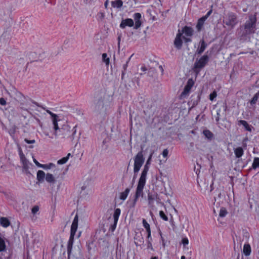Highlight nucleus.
Returning <instances> with one entry per match:
<instances>
[{
  "label": "nucleus",
  "instance_id": "nucleus-1",
  "mask_svg": "<svg viewBox=\"0 0 259 259\" xmlns=\"http://www.w3.org/2000/svg\"><path fill=\"white\" fill-rule=\"evenodd\" d=\"M150 163V161H147L146 164L144 165V168L142 171L140 178L139 180L138 186L136 189V192L135 194V200L136 201L137 199L143 196V189L145 187L147 175L148 171L149 170V165Z\"/></svg>",
  "mask_w": 259,
  "mask_h": 259
},
{
  "label": "nucleus",
  "instance_id": "nucleus-2",
  "mask_svg": "<svg viewBox=\"0 0 259 259\" xmlns=\"http://www.w3.org/2000/svg\"><path fill=\"white\" fill-rule=\"evenodd\" d=\"M78 225V218L77 214H76L71 224L70 237L68 243H73L75 241V239H78L80 237L81 232L79 231L77 233Z\"/></svg>",
  "mask_w": 259,
  "mask_h": 259
},
{
  "label": "nucleus",
  "instance_id": "nucleus-3",
  "mask_svg": "<svg viewBox=\"0 0 259 259\" xmlns=\"http://www.w3.org/2000/svg\"><path fill=\"white\" fill-rule=\"evenodd\" d=\"M193 29L188 26H185L180 30V33L182 34L184 41L185 43L189 42L192 41L191 37L193 34Z\"/></svg>",
  "mask_w": 259,
  "mask_h": 259
},
{
  "label": "nucleus",
  "instance_id": "nucleus-4",
  "mask_svg": "<svg viewBox=\"0 0 259 259\" xmlns=\"http://www.w3.org/2000/svg\"><path fill=\"white\" fill-rule=\"evenodd\" d=\"M256 21L254 16L249 17L248 20L245 24V30L246 33L250 34L254 32Z\"/></svg>",
  "mask_w": 259,
  "mask_h": 259
},
{
  "label": "nucleus",
  "instance_id": "nucleus-5",
  "mask_svg": "<svg viewBox=\"0 0 259 259\" xmlns=\"http://www.w3.org/2000/svg\"><path fill=\"white\" fill-rule=\"evenodd\" d=\"M144 162L143 155L141 152H139L134 159V171L138 173Z\"/></svg>",
  "mask_w": 259,
  "mask_h": 259
},
{
  "label": "nucleus",
  "instance_id": "nucleus-6",
  "mask_svg": "<svg viewBox=\"0 0 259 259\" xmlns=\"http://www.w3.org/2000/svg\"><path fill=\"white\" fill-rule=\"evenodd\" d=\"M224 24L229 28H233L237 23L236 17L233 13L228 14L224 19Z\"/></svg>",
  "mask_w": 259,
  "mask_h": 259
},
{
  "label": "nucleus",
  "instance_id": "nucleus-7",
  "mask_svg": "<svg viewBox=\"0 0 259 259\" xmlns=\"http://www.w3.org/2000/svg\"><path fill=\"white\" fill-rule=\"evenodd\" d=\"M208 61L207 55H204L199 59L197 60L194 64V68L196 71L199 72V70L205 66Z\"/></svg>",
  "mask_w": 259,
  "mask_h": 259
},
{
  "label": "nucleus",
  "instance_id": "nucleus-8",
  "mask_svg": "<svg viewBox=\"0 0 259 259\" xmlns=\"http://www.w3.org/2000/svg\"><path fill=\"white\" fill-rule=\"evenodd\" d=\"M193 84L194 82L192 79H190L188 80L187 84L185 87L184 90L181 95V99L186 98L188 96Z\"/></svg>",
  "mask_w": 259,
  "mask_h": 259
},
{
  "label": "nucleus",
  "instance_id": "nucleus-9",
  "mask_svg": "<svg viewBox=\"0 0 259 259\" xmlns=\"http://www.w3.org/2000/svg\"><path fill=\"white\" fill-rule=\"evenodd\" d=\"M50 118L52 122L53 129L55 130L54 135L55 136H57V131L59 129L58 122L61 120L60 117L59 115L55 114L52 115Z\"/></svg>",
  "mask_w": 259,
  "mask_h": 259
},
{
  "label": "nucleus",
  "instance_id": "nucleus-10",
  "mask_svg": "<svg viewBox=\"0 0 259 259\" xmlns=\"http://www.w3.org/2000/svg\"><path fill=\"white\" fill-rule=\"evenodd\" d=\"M184 39L182 34L180 33V30H179L174 40L175 47L178 50L182 48Z\"/></svg>",
  "mask_w": 259,
  "mask_h": 259
},
{
  "label": "nucleus",
  "instance_id": "nucleus-11",
  "mask_svg": "<svg viewBox=\"0 0 259 259\" xmlns=\"http://www.w3.org/2000/svg\"><path fill=\"white\" fill-rule=\"evenodd\" d=\"M19 154L20 156L21 161L23 165V169H24L25 170H27L30 166V162L27 160V159L26 158L24 154L23 153L21 149L19 150Z\"/></svg>",
  "mask_w": 259,
  "mask_h": 259
},
{
  "label": "nucleus",
  "instance_id": "nucleus-12",
  "mask_svg": "<svg viewBox=\"0 0 259 259\" xmlns=\"http://www.w3.org/2000/svg\"><path fill=\"white\" fill-rule=\"evenodd\" d=\"M93 187V182L91 179H88L85 181L81 187V189L82 191H86L88 192H90L92 190Z\"/></svg>",
  "mask_w": 259,
  "mask_h": 259
},
{
  "label": "nucleus",
  "instance_id": "nucleus-13",
  "mask_svg": "<svg viewBox=\"0 0 259 259\" xmlns=\"http://www.w3.org/2000/svg\"><path fill=\"white\" fill-rule=\"evenodd\" d=\"M134 25V22L133 19L127 18L123 19L120 24V27L122 29L125 28L126 26L132 27Z\"/></svg>",
  "mask_w": 259,
  "mask_h": 259
},
{
  "label": "nucleus",
  "instance_id": "nucleus-14",
  "mask_svg": "<svg viewBox=\"0 0 259 259\" xmlns=\"http://www.w3.org/2000/svg\"><path fill=\"white\" fill-rule=\"evenodd\" d=\"M134 21H135V24L134 28L135 29H138L141 25V14L139 13H135L133 15Z\"/></svg>",
  "mask_w": 259,
  "mask_h": 259
},
{
  "label": "nucleus",
  "instance_id": "nucleus-15",
  "mask_svg": "<svg viewBox=\"0 0 259 259\" xmlns=\"http://www.w3.org/2000/svg\"><path fill=\"white\" fill-rule=\"evenodd\" d=\"M120 213L121 210L120 208H117L115 209L113 213L114 225L113 226L112 230H114L116 226Z\"/></svg>",
  "mask_w": 259,
  "mask_h": 259
},
{
  "label": "nucleus",
  "instance_id": "nucleus-16",
  "mask_svg": "<svg viewBox=\"0 0 259 259\" xmlns=\"http://www.w3.org/2000/svg\"><path fill=\"white\" fill-rule=\"evenodd\" d=\"M130 189L127 188L125 189L124 191L120 192L119 193L118 199L122 201L121 203H122L124 201L126 200L130 193Z\"/></svg>",
  "mask_w": 259,
  "mask_h": 259
},
{
  "label": "nucleus",
  "instance_id": "nucleus-17",
  "mask_svg": "<svg viewBox=\"0 0 259 259\" xmlns=\"http://www.w3.org/2000/svg\"><path fill=\"white\" fill-rule=\"evenodd\" d=\"M239 125H242L246 131H247L249 132H251L252 129L253 128V126L248 123V122L243 120H240L238 121Z\"/></svg>",
  "mask_w": 259,
  "mask_h": 259
},
{
  "label": "nucleus",
  "instance_id": "nucleus-18",
  "mask_svg": "<svg viewBox=\"0 0 259 259\" xmlns=\"http://www.w3.org/2000/svg\"><path fill=\"white\" fill-rule=\"evenodd\" d=\"M0 224L2 227L7 228L10 225V222L8 218L2 217L0 218Z\"/></svg>",
  "mask_w": 259,
  "mask_h": 259
},
{
  "label": "nucleus",
  "instance_id": "nucleus-19",
  "mask_svg": "<svg viewBox=\"0 0 259 259\" xmlns=\"http://www.w3.org/2000/svg\"><path fill=\"white\" fill-rule=\"evenodd\" d=\"M143 225L145 229H146L148 238H149L151 236V230L150 225L146 222L145 219L143 220Z\"/></svg>",
  "mask_w": 259,
  "mask_h": 259
},
{
  "label": "nucleus",
  "instance_id": "nucleus-20",
  "mask_svg": "<svg viewBox=\"0 0 259 259\" xmlns=\"http://www.w3.org/2000/svg\"><path fill=\"white\" fill-rule=\"evenodd\" d=\"M200 46L198 48L197 52L199 54L202 53L206 48V44L204 40H201L200 42Z\"/></svg>",
  "mask_w": 259,
  "mask_h": 259
},
{
  "label": "nucleus",
  "instance_id": "nucleus-21",
  "mask_svg": "<svg viewBox=\"0 0 259 259\" xmlns=\"http://www.w3.org/2000/svg\"><path fill=\"white\" fill-rule=\"evenodd\" d=\"M251 250V247L249 245V244H244L243 249V252L246 256L250 255Z\"/></svg>",
  "mask_w": 259,
  "mask_h": 259
},
{
  "label": "nucleus",
  "instance_id": "nucleus-22",
  "mask_svg": "<svg viewBox=\"0 0 259 259\" xmlns=\"http://www.w3.org/2000/svg\"><path fill=\"white\" fill-rule=\"evenodd\" d=\"M45 173L42 170H38L37 172V180L39 182H41L44 180L45 178Z\"/></svg>",
  "mask_w": 259,
  "mask_h": 259
},
{
  "label": "nucleus",
  "instance_id": "nucleus-23",
  "mask_svg": "<svg viewBox=\"0 0 259 259\" xmlns=\"http://www.w3.org/2000/svg\"><path fill=\"white\" fill-rule=\"evenodd\" d=\"M122 2L121 0H115L112 2V6L114 8L119 9L122 6Z\"/></svg>",
  "mask_w": 259,
  "mask_h": 259
},
{
  "label": "nucleus",
  "instance_id": "nucleus-24",
  "mask_svg": "<svg viewBox=\"0 0 259 259\" xmlns=\"http://www.w3.org/2000/svg\"><path fill=\"white\" fill-rule=\"evenodd\" d=\"M206 19H207V17L205 16V17H203L200 18L198 20V22L197 26H196V27L198 30H200L201 29L202 27L203 26V25L204 24V21L206 20Z\"/></svg>",
  "mask_w": 259,
  "mask_h": 259
},
{
  "label": "nucleus",
  "instance_id": "nucleus-25",
  "mask_svg": "<svg viewBox=\"0 0 259 259\" xmlns=\"http://www.w3.org/2000/svg\"><path fill=\"white\" fill-rule=\"evenodd\" d=\"M235 155L236 157L239 158L243 154V150L241 147H237L234 149Z\"/></svg>",
  "mask_w": 259,
  "mask_h": 259
},
{
  "label": "nucleus",
  "instance_id": "nucleus-26",
  "mask_svg": "<svg viewBox=\"0 0 259 259\" xmlns=\"http://www.w3.org/2000/svg\"><path fill=\"white\" fill-rule=\"evenodd\" d=\"M45 179L48 183H54L55 182V178L53 175L49 173L46 175Z\"/></svg>",
  "mask_w": 259,
  "mask_h": 259
},
{
  "label": "nucleus",
  "instance_id": "nucleus-27",
  "mask_svg": "<svg viewBox=\"0 0 259 259\" xmlns=\"http://www.w3.org/2000/svg\"><path fill=\"white\" fill-rule=\"evenodd\" d=\"M96 108L98 110H104V103L102 100H99L96 104Z\"/></svg>",
  "mask_w": 259,
  "mask_h": 259
},
{
  "label": "nucleus",
  "instance_id": "nucleus-28",
  "mask_svg": "<svg viewBox=\"0 0 259 259\" xmlns=\"http://www.w3.org/2000/svg\"><path fill=\"white\" fill-rule=\"evenodd\" d=\"M70 155H71L70 153H68L67 156L64 157L60 159V160H59L57 161V163L58 164H63L66 163L67 161L68 160L69 157L70 156Z\"/></svg>",
  "mask_w": 259,
  "mask_h": 259
},
{
  "label": "nucleus",
  "instance_id": "nucleus-29",
  "mask_svg": "<svg viewBox=\"0 0 259 259\" xmlns=\"http://www.w3.org/2000/svg\"><path fill=\"white\" fill-rule=\"evenodd\" d=\"M203 133L205 137L208 139H211L213 137L212 133L209 130H204Z\"/></svg>",
  "mask_w": 259,
  "mask_h": 259
},
{
  "label": "nucleus",
  "instance_id": "nucleus-30",
  "mask_svg": "<svg viewBox=\"0 0 259 259\" xmlns=\"http://www.w3.org/2000/svg\"><path fill=\"white\" fill-rule=\"evenodd\" d=\"M156 195H153L151 194H148V200L149 201V205L152 204L153 203L154 201L156 199Z\"/></svg>",
  "mask_w": 259,
  "mask_h": 259
},
{
  "label": "nucleus",
  "instance_id": "nucleus-31",
  "mask_svg": "<svg viewBox=\"0 0 259 259\" xmlns=\"http://www.w3.org/2000/svg\"><path fill=\"white\" fill-rule=\"evenodd\" d=\"M227 213H228V212H227V209L225 207H222L220 210L219 217L220 218H224L226 216Z\"/></svg>",
  "mask_w": 259,
  "mask_h": 259
},
{
  "label": "nucleus",
  "instance_id": "nucleus-32",
  "mask_svg": "<svg viewBox=\"0 0 259 259\" xmlns=\"http://www.w3.org/2000/svg\"><path fill=\"white\" fill-rule=\"evenodd\" d=\"M252 166L254 169H255L257 167H259V158L258 157L254 158L253 161Z\"/></svg>",
  "mask_w": 259,
  "mask_h": 259
},
{
  "label": "nucleus",
  "instance_id": "nucleus-33",
  "mask_svg": "<svg viewBox=\"0 0 259 259\" xmlns=\"http://www.w3.org/2000/svg\"><path fill=\"white\" fill-rule=\"evenodd\" d=\"M55 166V165L52 163H50L47 164H42L41 168L45 169H49Z\"/></svg>",
  "mask_w": 259,
  "mask_h": 259
},
{
  "label": "nucleus",
  "instance_id": "nucleus-34",
  "mask_svg": "<svg viewBox=\"0 0 259 259\" xmlns=\"http://www.w3.org/2000/svg\"><path fill=\"white\" fill-rule=\"evenodd\" d=\"M259 98V92L256 93L254 96H253L252 100L250 101V104L251 105H254L256 103V101H257L258 99Z\"/></svg>",
  "mask_w": 259,
  "mask_h": 259
},
{
  "label": "nucleus",
  "instance_id": "nucleus-35",
  "mask_svg": "<svg viewBox=\"0 0 259 259\" xmlns=\"http://www.w3.org/2000/svg\"><path fill=\"white\" fill-rule=\"evenodd\" d=\"M39 210V207L37 205H35L33 206L31 209V212L34 215L37 213H38Z\"/></svg>",
  "mask_w": 259,
  "mask_h": 259
},
{
  "label": "nucleus",
  "instance_id": "nucleus-36",
  "mask_svg": "<svg viewBox=\"0 0 259 259\" xmlns=\"http://www.w3.org/2000/svg\"><path fill=\"white\" fill-rule=\"evenodd\" d=\"M102 60L106 63V65H108L109 63V58L107 57V55L106 53L102 54Z\"/></svg>",
  "mask_w": 259,
  "mask_h": 259
},
{
  "label": "nucleus",
  "instance_id": "nucleus-37",
  "mask_svg": "<svg viewBox=\"0 0 259 259\" xmlns=\"http://www.w3.org/2000/svg\"><path fill=\"white\" fill-rule=\"evenodd\" d=\"M73 244H68L67 245V253H68V259H70V255L71 252Z\"/></svg>",
  "mask_w": 259,
  "mask_h": 259
},
{
  "label": "nucleus",
  "instance_id": "nucleus-38",
  "mask_svg": "<svg viewBox=\"0 0 259 259\" xmlns=\"http://www.w3.org/2000/svg\"><path fill=\"white\" fill-rule=\"evenodd\" d=\"M159 215L160 218L164 221H167L168 220L167 216L165 214L164 212L163 211H159Z\"/></svg>",
  "mask_w": 259,
  "mask_h": 259
},
{
  "label": "nucleus",
  "instance_id": "nucleus-39",
  "mask_svg": "<svg viewBox=\"0 0 259 259\" xmlns=\"http://www.w3.org/2000/svg\"><path fill=\"white\" fill-rule=\"evenodd\" d=\"M217 94L215 91H213L212 93H211L209 95V99L211 101H213L214 99L217 97Z\"/></svg>",
  "mask_w": 259,
  "mask_h": 259
},
{
  "label": "nucleus",
  "instance_id": "nucleus-40",
  "mask_svg": "<svg viewBox=\"0 0 259 259\" xmlns=\"http://www.w3.org/2000/svg\"><path fill=\"white\" fill-rule=\"evenodd\" d=\"M168 151L167 149H164L163 152H162V156L164 157V158H167V156L168 155Z\"/></svg>",
  "mask_w": 259,
  "mask_h": 259
},
{
  "label": "nucleus",
  "instance_id": "nucleus-41",
  "mask_svg": "<svg viewBox=\"0 0 259 259\" xmlns=\"http://www.w3.org/2000/svg\"><path fill=\"white\" fill-rule=\"evenodd\" d=\"M6 104H7V101L4 98H0V104L1 105L4 106V105H6Z\"/></svg>",
  "mask_w": 259,
  "mask_h": 259
},
{
  "label": "nucleus",
  "instance_id": "nucleus-42",
  "mask_svg": "<svg viewBox=\"0 0 259 259\" xmlns=\"http://www.w3.org/2000/svg\"><path fill=\"white\" fill-rule=\"evenodd\" d=\"M33 160L34 163L39 167L41 168L42 164L39 163L34 157H33Z\"/></svg>",
  "mask_w": 259,
  "mask_h": 259
},
{
  "label": "nucleus",
  "instance_id": "nucleus-43",
  "mask_svg": "<svg viewBox=\"0 0 259 259\" xmlns=\"http://www.w3.org/2000/svg\"><path fill=\"white\" fill-rule=\"evenodd\" d=\"M140 69L143 72L142 73H140V74L141 75L145 74V72L147 70V68L145 66H142Z\"/></svg>",
  "mask_w": 259,
  "mask_h": 259
},
{
  "label": "nucleus",
  "instance_id": "nucleus-44",
  "mask_svg": "<svg viewBox=\"0 0 259 259\" xmlns=\"http://www.w3.org/2000/svg\"><path fill=\"white\" fill-rule=\"evenodd\" d=\"M25 142L27 143V144H33L35 142V141L34 140H29L27 139H25Z\"/></svg>",
  "mask_w": 259,
  "mask_h": 259
},
{
  "label": "nucleus",
  "instance_id": "nucleus-45",
  "mask_svg": "<svg viewBox=\"0 0 259 259\" xmlns=\"http://www.w3.org/2000/svg\"><path fill=\"white\" fill-rule=\"evenodd\" d=\"M5 244H0V251L5 250Z\"/></svg>",
  "mask_w": 259,
  "mask_h": 259
},
{
  "label": "nucleus",
  "instance_id": "nucleus-46",
  "mask_svg": "<svg viewBox=\"0 0 259 259\" xmlns=\"http://www.w3.org/2000/svg\"><path fill=\"white\" fill-rule=\"evenodd\" d=\"M182 243H189L188 239L187 237L183 238L182 240Z\"/></svg>",
  "mask_w": 259,
  "mask_h": 259
},
{
  "label": "nucleus",
  "instance_id": "nucleus-47",
  "mask_svg": "<svg viewBox=\"0 0 259 259\" xmlns=\"http://www.w3.org/2000/svg\"><path fill=\"white\" fill-rule=\"evenodd\" d=\"M46 111L47 113H48L51 116V117L52 116V115L55 114V113H53L52 112H51V111H50L48 109H46Z\"/></svg>",
  "mask_w": 259,
  "mask_h": 259
},
{
  "label": "nucleus",
  "instance_id": "nucleus-48",
  "mask_svg": "<svg viewBox=\"0 0 259 259\" xmlns=\"http://www.w3.org/2000/svg\"><path fill=\"white\" fill-rule=\"evenodd\" d=\"M5 239L2 236H0V243H5Z\"/></svg>",
  "mask_w": 259,
  "mask_h": 259
},
{
  "label": "nucleus",
  "instance_id": "nucleus-49",
  "mask_svg": "<svg viewBox=\"0 0 259 259\" xmlns=\"http://www.w3.org/2000/svg\"><path fill=\"white\" fill-rule=\"evenodd\" d=\"M153 153V152H152V153L150 154V155H149V157H148V160H147L148 161H151V159H152V157Z\"/></svg>",
  "mask_w": 259,
  "mask_h": 259
},
{
  "label": "nucleus",
  "instance_id": "nucleus-50",
  "mask_svg": "<svg viewBox=\"0 0 259 259\" xmlns=\"http://www.w3.org/2000/svg\"><path fill=\"white\" fill-rule=\"evenodd\" d=\"M189 244H186V243H184L183 244V248L186 249H188V247L187 246V245H188Z\"/></svg>",
  "mask_w": 259,
  "mask_h": 259
},
{
  "label": "nucleus",
  "instance_id": "nucleus-51",
  "mask_svg": "<svg viewBox=\"0 0 259 259\" xmlns=\"http://www.w3.org/2000/svg\"><path fill=\"white\" fill-rule=\"evenodd\" d=\"M210 13H211V11H209L207 13V15L206 16L207 17L210 15Z\"/></svg>",
  "mask_w": 259,
  "mask_h": 259
},
{
  "label": "nucleus",
  "instance_id": "nucleus-52",
  "mask_svg": "<svg viewBox=\"0 0 259 259\" xmlns=\"http://www.w3.org/2000/svg\"><path fill=\"white\" fill-rule=\"evenodd\" d=\"M75 128H76V126H74V127H73V130H74V134L76 133V130H75Z\"/></svg>",
  "mask_w": 259,
  "mask_h": 259
},
{
  "label": "nucleus",
  "instance_id": "nucleus-53",
  "mask_svg": "<svg viewBox=\"0 0 259 259\" xmlns=\"http://www.w3.org/2000/svg\"><path fill=\"white\" fill-rule=\"evenodd\" d=\"M181 259H185V256L184 255L182 256Z\"/></svg>",
  "mask_w": 259,
  "mask_h": 259
},
{
  "label": "nucleus",
  "instance_id": "nucleus-54",
  "mask_svg": "<svg viewBox=\"0 0 259 259\" xmlns=\"http://www.w3.org/2000/svg\"><path fill=\"white\" fill-rule=\"evenodd\" d=\"M151 259H158V258L157 257L154 256V257H152Z\"/></svg>",
  "mask_w": 259,
  "mask_h": 259
},
{
  "label": "nucleus",
  "instance_id": "nucleus-55",
  "mask_svg": "<svg viewBox=\"0 0 259 259\" xmlns=\"http://www.w3.org/2000/svg\"><path fill=\"white\" fill-rule=\"evenodd\" d=\"M148 248H151V249H152V246H151V244H150V245H148Z\"/></svg>",
  "mask_w": 259,
  "mask_h": 259
},
{
  "label": "nucleus",
  "instance_id": "nucleus-56",
  "mask_svg": "<svg viewBox=\"0 0 259 259\" xmlns=\"http://www.w3.org/2000/svg\"><path fill=\"white\" fill-rule=\"evenodd\" d=\"M27 259H28V258H27Z\"/></svg>",
  "mask_w": 259,
  "mask_h": 259
}]
</instances>
